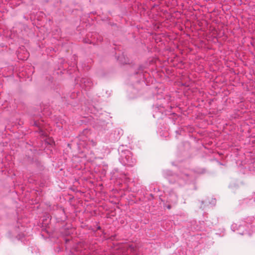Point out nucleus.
<instances>
[{"instance_id":"nucleus-25","label":"nucleus","mask_w":255,"mask_h":255,"mask_svg":"<svg viewBox=\"0 0 255 255\" xmlns=\"http://www.w3.org/2000/svg\"><path fill=\"white\" fill-rule=\"evenodd\" d=\"M184 175L187 176V175H188V174H185Z\"/></svg>"},{"instance_id":"nucleus-6","label":"nucleus","mask_w":255,"mask_h":255,"mask_svg":"<svg viewBox=\"0 0 255 255\" xmlns=\"http://www.w3.org/2000/svg\"><path fill=\"white\" fill-rule=\"evenodd\" d=\"M95 173L101 175H106L108 170V166L106 165H100L95 168Z\"/></svg>"},{"instance_id":"nucleus-5","label":"nucleus","mask_w":255,"mask_h":255,"mask_svg":"<svg viewBox=\"0 0 255 255\" xmlns=\"http://www.w3.org/2000/svg\"><path fill=\"white\" fill-rule=\"evenodd\" d=\"M89 130L85 129L83 131V134L80 136V141L79 145L84 147H86L87 146L91 145L92 146H95L96 142L93 139L88 138L87 136H85V134H88Z\"/></svg>"},{"instance_id":"nucleus-9","label":"nucleus","mask_w":255,"mask_h":255,"mask_svg":"<svg viewBox=\"0 0 255 255\" xmlns=\"http://www.w3.org/2000/svg\"><path fill=\"white\" fill-rule=\"evenodd\" d=\"M255 202V200H253L251 199L246 198L240 201V204L241 205H244L245 204H247V205H249V204H253V202Z\"/></svg>"},{"instance_id":"nucleus-13","label":"nucleus","mask_w":255,"mask_h":255,"mask_svg":"<svg viewBox=\"0 0 255 255\" xmlns=\"http://www.w3.org/2000/svg\"><path fill=\"white\" fill-rule=\"evenodd\" d=\"M78 93H72V94H71L70 98L72 99H74L75 98L78 96Z\"/></svg>"},{"instance_id":"nucleus-12","label":"nucleus","mask_w":255,"mask_h":255,"mask_svg":"<svg viewBox=\"0 0 255 255\" xmlns=\"http://www.w3.org/2000/svg\"><path fill=\"white\" fill-rule=\"evenodd\" d=\"M158 111H160V112H161L163 111V107H161V106H160V108L156 107H154V111L156 113H157Z\"/></svg>"},{"instance_id":"nucleus-19","label":"nucleus","mask_w":255,"mask_h":255,"mask_svg":"<svg viewBox=\"0 0 255 255\" xmlns=\"http://www.w3.org/2000/svg\"><path fill=\"white\" fill-rule=\"evenodd\" d=\"M167 207V208L168 209H170L171 208V206L170 205H168Z\"/></svg>"},{"instance_id":"nucleus-18","label":"nucleus","mask_w":255,"mask_h":255,"mask_svg":"<svg viewBox=\"0 0 255 255\" xmlns=\"http://www.w3.org/2000/svg\"><path fill=\"white\" fill-rule=\"evenodd\" d=\"M67 98V99H66L65 101H68V102L67 103L69 104H70L69 100V99L68 97Z\"/></svg>"},{"instance_id":"nucleus-20","label":"nucleus","mask_w":255,"mask_h":255,"mask_svg":"<svg viewBox=\"0 0 255 255\" xmlns=\"http://www.w3.org/2000/svg\"><path fill=\"white\" fill-rule=\"evenodd\" d=\"M27 57V55H26L24 56V57L22 59L24 60V59H26Z\"/></svg>"},{"instance_id":"nucleus-24","label":"nucleus","mask_w":255,"mask_h":255,"mask_svg":"<svg viewBox=\"0 0 255 255\" xmlns=\"http://www.w3.org/2000/svg\"><path fill=\"white\" fill-rule=\"evenodd\" d=\"M123 175L126 176V175H127V174L124 173V174H123Z\"/></svg>"},{"instance_id":"nucleus-2","label":"nucleus","mask_w":255,"mask_h":255,"mask_svg":"<svg viewBox=\"0 0 255 255\" xmlns=\"http://www.w3.org/2000/svg\"><path fill=\"white\" fill-rule=\"evenodd\" d=\"M27 153L28 155H26L23 159V163L26 164H32L34 166L38 168L39 170H42L43 169V164L38 160L35 156L32 154V151L30 150L29 152H28Z\"/></svg>"},{"instance_id":"nucleus-23","label":"nucleus","mask_w":255,"mask_h":255,"mask_svg":"<svg viewBox=\"0 0 255 255\" xmlns=\"http://www.w3.org/2000/svg\"><path fill=\"white\" fill-rule=\"evenodd\" d=\"M17 56H18V57L19 58V57H20L19 54H18Z\"/></svg>"},{"instance_id":"nucleus-22","label":"nucleus","mask_w":255,"mask_h":255,"mask_svg":"<svg viewBox=\"0 0 255 255\" xmlns=\"http://www.w3.org/2000/svg\"><path fill=\"white\" fill-rule=\"evenodd\" d=\"M153 116L154 117H155L156 115H155V114H153Z\"/></svg>"},{"instance_id":"nucleus-17","label":"nucleus","mask_w":255,"mask_h":255,"mask_svg":"<svg viewBox=\"0 0 255 255\" xmlns=\"http://www.w3.org/2000/svg\"><path fill=\"white\" fill-rule=\"evenodd\" d=\"M237 226V225L236 224H233L231 226V228L232 229L234 230V231H235V230H234V229L235 228V227Z\"/></svg>"},{"instance_id":"nucleus-15","label":"nucleus","mask_w":255,"mask_h":255,"mask_svg":"<svg viewBox=\"0 0 255 255\" xmlns=\"http://www.w3.org/2000/svg\"><path fill=\"white\" fill-rule=\"evenodd\" d=\"M84 42L85 43H90V44L93 43V42L91 41V40H90V39H85L84 40Z\"/></svg>"},{"instance_id":"nucleus-1","label":"nucleus","mask_w":255,"mask_h":255,"mask_svg":"<svg viewBox=\"0 0 255 255\" xmlns=\"http://www.w3.org/2000/svg\"><path fill=\"white\" fill-rule=\"evenodd\" d=\"M124 146L120 147L119 152L120 154L119 160L124 165L132 166L135 164L136 160L132 157V153L128 149H124Z\"/></svg>"},{"instance_id":"nucleus-11","label":"nucleus","mask_w":255,"mask_h":255,"mask_svg":"<svg viewBox=\"0 0 255 255\" xmlns=\"http://www.w3.org/2000/svg\"><path fill=\"white\" fill-rule=\"evenodd\" d=\"M196 173L199 174H204L206 173V170L204 168H199L196 171Z\"/></svg>"},{"instance_id":"nucleus-10","label":"nucleus","mask_w":255,"mask_h":255,"mask_svg":"<svg viewBox=\"0 0 255 255\" xmlns=\"http://www.w3.org/2000/svg\"><path fill=\"white\" fill-rule=\"evenodd\" d=\"M143 71H144V69H143V66H140L139 67V69H138V71L137 72V73L139 74V76H140V77H141V78L143 79L145 77L144 74L143 73Z\"/></svg>"},{"instance_id":"nucleus-4","label":"nucleus","mask_w":255,"mask_h":255,"mask_svg":"<svg viewBox=\"0 0 255 255\" xmlns=\"http://www.w3.org/2000/svg\"><path fill=\"white\" fill-rule=\"evenodd\" d=\"M43 121L42 120L41 122L37 121L35 120H34L32 123V124L38 128L39 133L41 136L43 137L46 143L52 145L54 142V141L52 139L47 138V133L42 129V127L43 125Z\"/></svg>"},{"instance_id":"nucleus-7","label":"nucleus","mask_w":255,"mask_h":255,"mask_svg":"<svg viewBox=\"0 0 255 255\" xmlns=\"http://www.w3.org/2000/svg\"><path fill=\"white\" fill-rule=\"evenodd\" d=\"M128 96L130 98L133 99L135 98L137 95V91L134 89L132 87H129L128 89Z\"/></svg>"},{"instance_id":"nucleus-16","label":"nucleus","mask_w":255,"mask_h":255,"mask_svg":"<svg viewBox=\"0 0 255 255\" xmlns=\"http://www.w3.org/2000/svg\"><path fill=\"white\" fill-rule=\"evenodd\" d=\"M97 39L98 41H102L103 40V38L101 36H98V37H97Z\"/></svg>"},{"instance_id":"nucleus-8","label":"nucleus","mask_w":255,"mask_h":255,"mask_svg":"<svg viewBox=\"0 0 255 255\" xmlns=\"http://www.w3.org/2000/svg\"><path fill=\"white\" fill-rule=\"evenodd\" d=\"M245 223L248 225V226H251L252 227V224H255V217L254 216L248 217L245 219Z\"/></svg>"},{"instance_id":"nucleus-21","label":"nucleus","mask_w":255,"mask_h":255,"mask_svg":"<svg viewBox=\"0 0 255 255\" xmlns=\"http://www.w3.org/2000/svg\"><path fill=\"white\" fill-rule=\"evenodd\" d=\"M169 172L168 173H167V175H170L171 173H170V171H169Z\"/></svg>"},{"instance_id":"nucleus-3","label":"nucleus","mask_w":255,"mask_h":255,"mask_svg":"<svg viewBox=\"0 0 255 255\" xmlns=\"http://www.w3.org/2000/svg\"><path fill=\"white\" fill-rule=\"evenodd\" d=\"M77 85L85 91L88 90L92 86V82L90 78L87 77H77L75 79Z\"/></svg>"},{"instance_id":"nucleus-14","label":"nucleus","mask_w":255,"mask_h":255,"mask_svg":"<svg viewBox=\"0 0 255 255\" xmlns=\"http://www.w3.org/2000/svg\"><path fill=\"white\" fill-rule=\"evenodd\" d=\"M111 173V174H119V170L118 169H115Z\"/></svg>"}]
</instances>
